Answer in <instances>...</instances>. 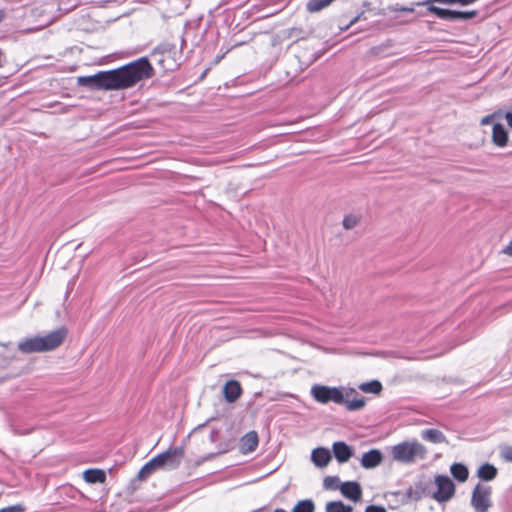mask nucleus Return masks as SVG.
I'll use <instances>...</instances> for the list:
<instances>
[{
  "mask_svg": "<svg viewBox=\"0 0 512 512\" xmlns=\"http://www.w3.org/2000/svg\"><path fill=\"white\" fill-rule=\"evenodd\" d=\"M153 75V68L146 57L139 58L118 69L100 72V90H121L134 86Z\"/></svg>",
  "mask_w": 512,
  "mask_h": 512,
  "instance_id": "obj_1",
  "label": "nucleus"
},
{
  "mask_svg": "<svg viewBox=\"0 0 512 512\" xmlns=\"http://www.w3.org/2000/svg\"><path fill=\"white\" fill-rule=\"evenodd\" d=\"M67 336V329L58 328L44 336L26 338L18 343V349L24 354L41 353L58 348Z\"/></svg>",
  "mask_w": 512,
  "mask_h": 512,
  "instance_id": "obj_2",
  "label": "nucleus"
},
{
  "mask_svg": "<svg viewBox=\"0 0 512 512\" xmlns=\"http://www.w3.org/2000/svg\"><path fill=\"white\" fill-rule=\"evenodd\" d=\"M391 455L397 462L411 464L418 460H424L427 449L418 441H404L391 448Z\"/></svg>",
  "mask_w": 512,
  "mask_h": 512,
  "instance_id": "obj_3",
  "label": "nucleus"
},
{
  "mask_svg": "<svg viewBox=\"0 0 512 512\" xmlns=\"http://www.w3.org/2000/svg\"><path fill=\"white\" fill-rule=\"evenodd\" d=\"M310 393L314 400L321 404H327L329 402L343 404L345 402V395L342 387H330L315 384L311 387Z\"/></svg>",
  "mask_w": 512,
  "mask_h": 512,
  "instance_id": "obj_4",
  "label": "nucleus"
},
{
  "mask_svg": "<svg viewBox=\"0 0 512 512\" xmlns=\"http://www.w3.org/2000/svg\"><path fill=\"white\" fill-rule=\"evenodd\" d=\"M492 488L478 483L472 490L470 504L475 512H488L492 507Z\"/></svg>",
  "mask_w": 512,
  "mask_h": 512,
  "instance_id": "obj_5",
  "label": "nucleus"
},
{
  "mask_svg": "<svg viewBox=\"0 0 512 512\" xmlns=\"http://www.w3.org/2000/svg\"><path fill=\"white\" fill-rule=\"evenodd\" d=\"M184 458L183 447H172L168 450L156 455L152 459L154 460L157 468L173 470L179 467Z\"/></svg>",
  "mask_w": 512,
  "mask_h": 512,
  "instance_id": "obj_6",
  "label": "nucleus"
},
{
  "mask_svg": "<svg viewBox=\"0 0 512 512\" xmlns=\"http://www.w3.org/2000/svg\"><path fill=\"white\" fill-rule=\"evenodd\" d=\"M437 490L431 494V497L437 502H446L450 500L455 493L453 481L446 475H437L435 477Z\"/></svg>",
  "mask_w": 512,
  "mask_h": 512,
  "instance_id": "obj_7",
  "label": "nucleus"
},
{
  "mask_svg": "<svg viewBox=\"0 0 512 512\" xmlns=\"http://www.w3.org/2000/svg\"><path fill=\"white\" fill-rule=\"evenodd\" d=\"M477 15L475 10L473 11H457L438 7L436 16L442 20L448 21H459L472 19Z\"/></svg>",
  "mask_w": 512,
  "mask_h": 512,
  "instance_id": "obj_8",
  "label": "nucleus"
},
{
  "mask_svg": "<svg viewBox=\"0 0 512 512\" xmlns=\"http://www.w3.org/2000/svg\"><path fill=\"white\" fill-rule=\"evenodd\" d=\"M342 495L347 499L357 502L361 499L362 489L358 482L348 481L344 482L339 487Z\"/></svg>",
  "mask_w": 512,
  "mask_h": 512,
  "instance_id": "obj_9",
  "label": "nucleus"
},
{
  "mask_svg": "<svg viewBox=\"0 0 512 512\" xmlns=\"http://www.w3.org/2000/svg\"><path fill=\"white\" fill-rule=\"evenodd\" d=\"M383 461V455L378 449H371L365 452L360 460L361 466L365 469H373L379 466Z\"/></svg>",
  "mask_w": 512,
  "mask_h": 512,
  "instance_id": "obj_10",
  "label": "nucleus"
},
{
  "mask_svg": "<svg viewBox=\"0 0 512 512\" xmlns=\"http://www.w3.org/2000/svg\"><path fill=\"white\" fill-rule=\"evenodd\" d=\"M332 450L334 457L339 463H345L353 456L352 448L343 441L334 442Z\"/></svg>",
  "mask_w": 512,
  "mask_h": 512,
  "instance_id": "obj_11",
  "label": "nucleus"
},
{
  "mask_svg": "<svg viewBox=\"0 0 512 512\" xmlns=\"http://www.w3.org/2000/svg\"><path fill=\"white\" fill-rule=\"evenodd\" d=\"M330 451L324 447L315 448L311 453V460L319 468L326 467L331 461Z\"/></svg>",
  "mask_w": 512,
  "mask_h": 512,
  "instance_id": "obj_12",
  "label": "nucleus"
},
{
  "mask_svg": "<svg viewBox=\"0 0 512 512\" xmlns=\"http://www.w3.org/2000/svg\"><path fill=\"white\" fill-rule=\"evenodd\" d=\"M242 388L235 380L228 381L223 388L224 397L227 402H235L241 395Z\"/></svg>",
  "mask_w": 512,
  "mask_h": 512,
  "instance_id": "obj_13",
  "label": "nucleus"
},
{
  "mask_svg": "<svg viewBox=\"0 0 512 512\" xmlns=\"http://www.w3.org/2000/svg\"><path fill=\"white\" fill-rule=\"evenodd\" d=\"M492 141L498 147H504L508 142V133L504 125L496 123L492 129Z\"/></svg>",
  "mask_w": 512,
  "mask_h": 512,
  "instance_id": "obj_14",
  "label": "nucleus"
},
{
  "mask_svg": "<svg viewBox=\"0 0 512 512\" xmlns=\"http://www.w3.org/2000/svg\"><path fill=\"white\" fill-rule=\"evenodd\" d=\"M258 442L257 433L255 431H250L241 438V450L244 453L253 452L258 446Z\"/></svg>",
  "mask_w": 512,
  "mask_h": 512,
  "instance_id": "obj_15",
  "label": "nucleus"
},
{
  "mask_svg": "<svg viewBox=\"0 0 512 512\" xmlns=\"http://www.w3.org/2000/svg\"><path fill=\"white\" fill-rule=\"evenodd\" d=\"M497 473L498 470L494 465L490 463H484L478 468L477 477L482 481L489 482L496 478Z\"/></svg>",
  "mask_w": 512,
  "mask_h": 512,
  "instance_id": "obj_16",
  "label": "nucleus"
},
{
  "mask_svg": "<svg viewBox=\"0 0 512 512\" xmlns=\"http://www.w3.org/2000/svg\"><path fill=\"white\" fill-rule=\"evenodd\" d=\"M77 83L90 90H100V72L94 75L80 76L77 79Z\"/></svg>",
  "mask_w": 512,
  "mask_h": 512,
  "instance_id": "obj_17",
  "label": "nucleus"
},
{
  "mask_svg": "<svg viewBox=\"0 0 512 512\" xmlns=\"http://www.w3.org/2000/svg\"><path fill=\"white\" fill-rule=\"evenodd\" d=\"M83 478L87 483H104L106 480V473L101 469H87L83 473Z\"/></svg>",
  "mask_w": 512,
  "mask_h": 512,
  "instance_id": "obj_18",
  "label": "nucleus"
},
{
  "mask_svg": "<svg viewBox=\"0 0 512 512\" xmlns=\"http://www.w3.org/2000/svg\"><path fill=\"white\" fill-rule=\"evenodd\" d=\"M424 440L432 443H444L447 442L445 435L438 429H426L421 434Z\"/></svg>",
  "mask_w": 512,
  "mask_h": 512,
  "instance_id": "obj_19",
  "label": "nucleus"
},
{
  "mask_svg": "<svg viewBox=\"0 0 512 512\" xmlns=\"http://www.w3.org/2000/svg\"><path fill=\"white\" fill-rule=\"evenodd\" d=\"M452 476L459 482H465L468 479V468L462 463H453L450 467Z\"/></svg>",
  "mask_w": 512,
  "mask_h": 512,
  "instance_id": "obj_20",
  "label": "nucleus"
},
{
  "mask_svg": "<svg viewBox=\"0 0 512 512\" xmlns=\"http://www.w3.org/2000/svg\"><path fill=\"white\" fill-rule=\"evenodd\" d=\"M359 389L364 393L378 394L382 390V384L378 380H371L359 385Z\"/></svg>",
  "mask_w": 512,
  "mask_h": 512,
  "instance_id": "obj_21",
  "label": "nucleus"
},
{
  "mask_svg": "<svg viewBox=\"0 0 512 512\" xmlns=\"http://www.w3.org/2000/svg\"><path fill=\"white\" fill-rule=\"evenodd\" d=\"M326 512H352L350 505H345L342 501H331L326 504Z\"/></svg>",
  "mask_w": 512,
  "mask_h": 512,
  "instance_id": "obj_22",
  "label": "nucleus"
},
{
  "mask_svg": "<svg viewBox=\"0 0 512 512\" xmlns=\"http://www.w3.org/2000/svg\"><path fill=\"white\" fill-rule=\"evenodd\" d=\"M334 0H309L306 8L309 12L315 13L329 6Z\"/></svg>",
  "mask_w": 512,
  "mask_h": 512,
  "instance_id": "obj_23",
  "label": "nucleus"
},
{
  "mask_svg": "<svg viewBox=\"0 0 512 512\" xmlns=\"http://www.w3.org/2000/svg\"><path fill=\"white\" fill-rule=\"evenodd\" d=\"M315 505L311 499L300 500L293 507L292 512H314Z\"/></svg>",
  "mask_w": 512,
  "mask_h": 512,
  "instance_id": "obj_24",
  "label": "nucleus"
},
{
  "mask_svg": "<svg viewBox=\"0 0 512 512\" xmlns=\"http://www.w3.org/2000/svg\"><path fill=\"white\" fill-rule=\"evenodd\" d=\"M153 459L149 460L138 472V478L140 480H145L148 478L154 471L158 470Z\"/></svg>",
  "mask_w": 512,
  "mask_h": 512,
  "instance_id": "obj_25",
  "label": "nucleus"
},
{
  "mask_svg": "<svg viewBox=\"0 0 512 512\" xmlns=\"http://www.w3.org/2000/svg\"><path fill=\"white\" fill-rule=\"evenodd\" d=\"M346 406V409L349 411H359L364 408L366 402L364 398H358L354 400H346L343 403Z\"/></svg>",
  "mask_w": 512,
  "mask_h": 512,
  "instance_id": "obj_26",
  "label": "nucleus"
},
{
  "mask_svg": "<svg viewBox=\"0 0 512 512\" xmlns=\"http://www.w3.org/2000/svg\"><path fill=\"white\" fill-rule=\"evenodd\" d=\"M359 221H360V217L358 215H355V214L346 215L343 219V227L346 230H351L358 225Z\"/></svg>",
  "mask_w": 512,
  "mask_h": 512,
  "instance_id": "obj_27",
  "label": "nucleus"
},
{
  "mask_svg": "<svg viewBox=\"0 0 512 512\" xmlns=\"http://www.w3.org/2000/svg\"><path fill=\"white\" fill-rule=\"evenodd\" d=\"M323 486L325 489L336 490L339 486V478L336 476H327L324 478Z\"/></svg>",
  "mask_w": 512,
  "mask_h": 512,
  "instance_id": "obj_28",
  "label": "nucleus"
},
{
  "mask_svg": "<svg viewBox=\"0 0 512 512\" xmlns=\"http://www.w3.org/2000/svg\"><path fill=\"white\" fill-rule=\"evenodd\" d=\"M430 3H442V4H454L459 3L461 5H469L471 4L470 0H425L421 2V4H430Z\"/></svg>",
  "mask_w": 512,
  "mask_h": 512,
  "instance_id": "obj_29",
  "label": "nucleus"
},
{
  "mask_svg": "<svg viewBox=\"0 0 512 512\" xmlns=\"http://www.w3.org/2000/svg\"><path fill=\"white\" fill-rule=\"evenodd\" d=\"M0 512H25V507L21 504H16L0 509Z\"/></svg>",
  "mask_w": 512,
  "mask_h": 512,
  "instance_id": "obj_30",
  "label": "nucleus"
},
{
  "mask_svg": "<svg viewBox=\"0 0 512 512\" xmlns=\"http://www.w3.org/2000/svg\"><path fill=\"white\" fill-rule=\"evenodd\" d=\"M501 456L506 461L512 462V446H506L501 451Z\"/></svg>",
  "mask_w": 512,
  "mask_h": 512,
  "instance_id": "obj_31",
  "label": "nucleus"
},
{
  "mask_svg": "<svg viewBox=\"0 0 512 512\" xmlns=\"http://www.w3.org/2000/svg\"><path fill=\"white\" fill-rule=\"evenodd\" d=\"M425 490H426L425 483L420 482L419 484H417L416 488H415V493L417 495V498H421L422 496L427 495Z\"/></svg>",
  "mask_w": 512,
  "mask_h": 512,
  "instance_id": "obj_32",
  "label": "nucleus"
},
{
  "mask_svg": "<svg viewBox=\"0 0 512 512\" xmlns=\"http://www.w3.org/2000/svg\"><path fill=\"white\" fill-rule=\"evenodd\" d=\"M365 512H386L383 506L369 505L366 507Z\"/></svg>",
  "mask_w": 512,
  "mask_h": 512,
  "instance_id": "obj_33",
  "label": "nucleus"
},
{
  "mask_svg": "<svg viewBox=\"0 0 512 512\" xmlns=\"http://www.w3.org/2000/svg\"><path fill=\"white\" fill-rule=\"evenodd\" d=\"M393 11H401V12H408V13H412L414 12V8L413 7H399L398 5L392 9Z\"/></svg>",
  "mask_w": 512,
  "mask_h": 512,
  "instance_id": "obj_34",
  "label": "nucleus"
},
{
  "mask_svg": "<svg viewBox=\"0 0 512 512\" xmlns=\"http://www.w3.org/2000/svg\"><path fill=\"white\" fill-rule=\"evenodd\" d=\"M419 5H422L421 3H418ZM425 6H427V10L430 12V13H433L436 15L437 13V10H438V7L433 5V3H430V4H424Z\"/></svg>",
  "mask_w": 512,
  "mask_h": 512,
  "instance_id": "obj_35",
  "label": "nucleus"
},
{
  "mask_svg": "<svg viewBox=\"0 0 512 512\" xmlns=\"http://www.w3.org/2000/svg\"><path fill=\"white\" fill-rule=\"evenodd\" d=\"M494 118V115H487L481 119V125H488L491 123L492 119Z\"/></svg>",
  "mask_w": 512,
  "mask_h": 512,
  "instance_id": "obj_36",
  "label": "nucleus"
},
{
  "mask_svg": "<svg viewBox=\"0 0 512 512\" xmlns=\"http://www.w3.org/2000/svg\"><path fill=\"white\" fill-rule=\"evenodd\" d=\"M5 16H6L5 11L0 9V22H2L4 20Z\"/></svg>",
  "mask_w": 512,
  "mask_h": 512,
  "instance_id": "obj_37",
  "label": "nucleus"
},
{
  "mask_svg": "<svg viewBox=\"0 0 512 512\" xmlns=\"http://www.w3.org/2000/svg\"><path fill=\"white\" fill-rule=\"evenodd\" d=\"M274 512H287V511H285L283 509H275Z\"/></svg>",
  "mask_w": 512,
  "mask_h": 512,
  "instance_id": "obj_38",
  "label": "nucleus"
}]
</instances>
